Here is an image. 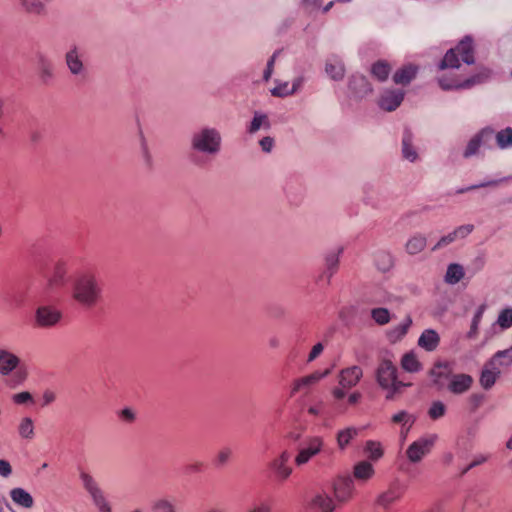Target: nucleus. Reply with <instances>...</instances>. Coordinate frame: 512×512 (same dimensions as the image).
Segmentation results:
<instances>
[{
    "instance_id": "obj_1",
    "label": "nucleus",
    "mask_w": 512,
    "mask_h": 512,
    "mask_svg": "<svg viewBox=\"0 0 512 512\" xmlns=\"http://www.w3.org/2000/svg\"><path fill=\"white\" fill-rule=\"evenodd\" d=\"M221 132L211 126H202L190 137V162L202 168L215 158L222 150Z\"/></svg>"
},
{
    "instance_id": "obj_2",
    "label": "nucleus",
    "mask_w": 512,
    "mask_h": 512,
    "mask_svg": "<svg viewBox=\"0 0 512 512\" xmlns=\"http://www.w3.org/2000/svg\"><path fill=\"white\" fill-rule=\"evenodd\" d=\"M70 292L72 299L84 308H93L102 297V287L90 271L78 272L71 278Z\"/></svg>"
},
{
    "instance_id": "obj_3",
    "label": "nucleus",
    "mask_w": 512,
    "mask_h": 512,
    "mask_svg": "<svg viewBox=\"0 0 512 512\" xmlns=\"http://www.w3.org/2000/svg\"><path fill=\"white\" fill-rule=\"evenodd\" d=\"M376 380L379 386L387 392V400H392L395 395L402 393L403 388L410 385L398 380L396 366L387 359L380 362L376 370Z\"/></svg>"
},
{
    "instance_id": "obj_4",
    "label": "nucleus",
    "mask_w": 512,
    "mask_h": 512,
    "mask_svg": "<svg viewBox=\"0 0 512 512\" xmlns=\"http://www.w3.org/2000/svg\"><path fill=\"white\" fill-rule=\"evenodd\" d=\"M459 58L470 65L475 61L473 39L471 36H465L456 47L449 49L439 63V69L458 68Z\"/></svg>"
},
{
    "instance_id": "obj_5",
    "label": "nucleus",
    "mask_w": 512,
    "mask_h": 512,
    "mask_svg": "<svg viewBox=\"0 0 512 512\" xmlns=\"http://www.w3.org/2000/svg\"><path fill=\"white\" fill-rule=\"evenodd\" d=\"M79 477L83 488L89 494L94 506L98 509V511L112 512L111 505L95 478L83 470L80 471Z\"/></svg>"
},
{
    "instance_id": "obj_6",
    "label": "nucleus",
    "mask_w": 512,
    "mask_h": 512,
    "mask_svg": "<svg viewBox=\"0 0 512 512\" xmlns=\"http://www.w3.org/2000/svg\"><path fill=\"white\" fill-rule=\"evenodd\" d=\"M490 76V71L486 68H481L476 74L470 76L464 81H459L456 78H448L442 76L438 79V83L443 90H459L470 89L475 85L484 83Z\"/></svg>"
},
{
    "instance_id": "obj_7",
    "label": "nucleus",
    "mask_w": 512,
    "mask_h": 512,
    "mask_svg": "<svg viewBox=\"0 0 512 512\" xmlns=\"http://www.w3.org/2000/svg\"><path fill=\"white\" fill-rule=\"evenodd\" d=\"M437 439L438 436L436 434H430L420 437L411 443L406 450L408 460L414 464L422 461V459L431 452Z\"/></svg>"
},
{
    "instance_id": "obj_8",
    "label": "nucleus",
    "mask_w": 512,
    "mask_h": 512,
    "mask_svg": "<svg viewBox=\"0 0 512 512\" xmlns=\"http://www.w3.org/2000/svg\"><path fill=\"white\" fill-rule=\"evenodd\" d=\"M323 445V439L319 436L306 438L298 448V453L294 460L295 464L297 466H303L308 463L314 456L322 451Z\"/></svg>"
},
{
    "instance_id": "obj_9",
    "label": "nucleus",
    "mask_w": 512,
    "mask_h": 512,
    "mask_svg": "<svg viewBox=\"0 0 512 512\" xmlns=\"http://www.w3.org/2000/svg\"><path fill=\"white\" fill-rule=\"evenodd\" d=\"M61 316V312L52 306H39L35 311V324L41 328L53 327Z\"/></svg>"
},
{
    "instance_id": "obj_10",
    "label": "nucleus",
    "mask_w": 512,
    "mask_h": 512,
    "mask_svg": "<svg viewBox=\"0 0 512 512\" xmlns=\"http://www.w3.org/2000/svg\"><path fill=\"white\" fill-rule=\"evenodd\" d=\"M429 376L432 378L433 385L442 390L445 387L446 380L452 377V367L447 361H437L429 370Z\"/></svg>"
},
{
    "instance_id": "obj_11",
    "label": "nucleus",
    "mask_w": 512,
    "mask_h": 512,
    "mask_svg": "<svg viewBox=\"0 0 512 512\" xmlns=\"http://www.w3.org/2000/svg\"><path fill=\"white\" fill-rule=\"evenodd\" d=\"M404 96L402 89H386L381 94L379 106L385 111L392 112L401 105Z\"/></svg>"
},
{
    "instance_id": "obj_12",
    "label": "nucleus",
    "mask_w": 512,
    "mask_h": 512,
    "mask_svg": "<svg viewBox=\"0 0 512 512\" xmlns=\"http://www.w3.org/2000/svg\"><path fill=\"white\" fill-rule=\"evenodd\" d=\"M36 65L37 71L39 75V79L42 84L49 85L54 77V64L51 59H49L43 53H37L36 55Z\"/></svg>"
},
{
    "instance_id": "obj_13",
    "label": "nucleus",
    "mask_w": 512,
    "mask_h": 512,
    "mask_svg": "<svg viewBox=\"0 0 512 512\" xmlns=\"http://www.w3.org/2000/svg\"><path fill=\"white\" fill-rule=\"evenodd\" d=\"M65 63L69 72L73 76H84L86 69L80 57L79 49L76 45L70 47L65 54Z\"/></svg>"
},
{
    "instance_id": "obj_14",
    "label": "nucleus",
    "mask_w": 512,
    "mask_h": 512,
    "mask_svg": "<svg viewBox=\"0 0 512 512\" xmlns=\"http://www.w3.org/2000/svg\"><path fill=\"white\" fill-rule=\"evenodd\" d=\"M348 87L356 98H363L372 92V86L367 77L359 73L350 76Z\"/></svg>"
},
{
    "instance_id": "obj_15",
    "label": "nucleus",
    "mask_w": 512,
    "mask_h": 512,
    "mask_svg": "<svg viewBox=\"0 0 512 512\" xmlns=\"http://www.w3.org/2000/svg\"><path fill=\"white\" fill-rule=\"evenodd\" d=\"M67 273V266L64 262H58L55 264L53 272L48 279L47 290L49 293L65 286L68 280Z\"/></svg>"
},
{
    "instance_id": "obj_16",
    "label": "nucleus",
    "mask_w": 512,
    "mask_h": 512,
    "mask_svg": "<svg viewBox=\"0 0 512 512\" xmlns=\"http://www.w3.org/2000/svg\"><path fill=\"white\" fill-rule=\"evenodd\" d=\"M362 375V369L356 365L342 369L338 376L339 385L342 388L351 389L357 385Z\"/></svg>"
},
{
    "instance_id": "obj_17",
    "label": "nucleus",
    "mask_w": 512,
    "mask_h": 512,
    "mask_svg": "<svg viewBox=\"0 0 512 512\" xmlns=\"http://www.w3.org/2000/svg\"><path fill=\"white\" fill-rule=\"evenodd\" d=\"M401 153L402 157L414 163L418 160V152L414 146V135L409 128H405L401 141Z\"/></svg>"
},
{
    "instance_id": "obj_18",
    "label": "nucleus",
    "mask_w": 512,
    "mask_h": 512,
    "mask_svg": "<svg viewBox=\"0 0 512 512\" xmlns=\"http://www.w3.org/2000/svg\"><path fill=\"white\" fill-rule=\"evenodd\" d=\"M290 459V452L285 450L271 463V468L274 470L277 477L281 480L287 479L292 473V468L287 465Z\"/></svg>"
},
{
    "instance_id": "obj_19",
    "label": "nucleus",
    "mask_w": 512,
    "mask_h": 512,
    "mask_svg": "<svg viewBox=\"0 0 512 512\" xmlns=\"http://www.w3.org/2000/svg\"><path fill=\"white\" fill-rule=\"evenodd\" d=\"M473 383V378L468 374H455L452 375L450 382L447 386L448 390L453 394H463L470 389Z\"/></svg>"
},
{
    "instance_id": "obj_20",
    "label": "nucleus",
    "mask_w": 512,
    "mask_h": 512,
    "mask_svg": "<svg viewBox=\"0 0 512 512\" xmlns=\"http://www.w3.org/2000/svg\"><path fill=\"white\" fill-rule=\"evenodd\" d=\"M20 364L18 356L6 349H0V375H10Z\"/></svg>"
},
{
    "instance_id": "obj_21",
    "label": "nucleus",
    "mask_w": 512,
    "mask_h": 512,
    "mask_svg": "<svg viewBox=\"0 0 512 512\" xmlns=\"http://www.w3.org/2000/svg\"><path fill=\"white\" fill-rule=\"evenodd\" d=\"M331 372V369H326L323 372L315 371L310 375L304 376L302 378L297 379L292 387L291 395L296 394L298 391H300L302 388L312 386L319 382L321 379L329 375Z\"/></svg>"
},
{
    "instance_id": "obj_22",
    "label": "nucleus",
    "mask_w": 512,
    "mask_h": 512,
    "mask_svg": "<svg viewBox=\"0 0 512 512\" xmlns=\"http://www.w3.org/2000/svg\"><path fill=\"white\" fill-rule=\"evenodd\" d=\"M325 72L332 80L340 81L345 75L344 63L338 56L333 55L326 61Z\"/></svg>"
},
{
    "instance_id": "obj_23",
    "label": "nucleus",
    "mask_w": 512,
    "mask_h": 512,
    "mask_svg": "<svg viewBox=\"0 0 512 512\" xmlns=\"http://www.w3.org/2000/svg\"><path fill=\"white\" fill-rule=\"evenodd\" d=\"M501 371L496 364L490 365V361H488L481 372L480 376V384L481 386L488 390L493 387L497 378L500 376Z\"/></svg>"
},
{
    "instance_id": "obj_24",
    "label": "nucleus",
    "mask_w": 512,
    "mask_h": 512,
    "mask_svg": "<svg viewBox=\"0 0 512 512\" xmlns=\"http://www.w3.org/2000/svg\"><path fill=\"white\" fill-rule=\"evenodd\" d=\"M418 67L407 64L398 69L393 75V81L398 85H408L417 75Z\"/></svg>"
},
{
    "instance_id": "obj_25",
    "label": "nucleus",
    "mask_w": 512,
    "mask_h": 512,
    "mask_svg": "<svg viewBox=\"0 0 512 512\" xmlns=\"http://www.w3.org/2000/svg\"><path fill=\"white\" fill-rule=\"evenodd\" d=\"M21 9L30 15L45 17L48 13L47 7L42 0H18Z\"/></svg>"
},
{
    "instance_id": "obj_26",
    "label": "nucleus",
    "mask_w": 512,
    "mask_h": 512,
    "mask_svg": "<svg viewBox=\"0 0 512 512\" xmlns=\"http://www.w3.org/2000/svg\"><path fill=\"white\" fill-rule=\"evenodd\" d=\"M353 490V481L350 478H340L334 483V495L339 502L347 501Z\"/></svg>"
},
{
    "instance_id": "obj_27",
    "label": "nucleus",
    "mask_w": 512,
    "mask_h": 512,
    "mask_svg": "<svg viewBox=\"0 0 512 512\" xmlns=\"http://www.w3.org/2000/svg\"><path fill=\"white\" fill-rule=\"evenodd\" d=\"M343 252V248H339L337 252L329 253L325 258V271L320 276V281L326 278V283L330 282L331 277L337 271L339 266V256Z\"/></svg>"
},
{
    "instance_id": "obj_28",
    "label": "nucleus",
    "mask_w": 512,
    "mask_h": 512,
    "mask_svg": "<svg viewBox=\"0 0 512 512\" xmlns=\"http://www.w3.org/2000/svg\"><path fill=\"white\" fill-rule=\"evenodd\" d=\"M440 337L435 330H425L418 339V345L426 351H433L437 348Z\"/></svg>"
},
{
    "instance_id": "obj_29",
    "label": "nucleus",
    "mask_w": 512,
    "mask_h": 512,
    "mask_svg": "<svg viewBox=\"0 0 512 512\" xmlns=\"http://www.w3.org/2000/svg\"><path fill=\"white\" fill-rule=\"evenodd\" d=\"M374 263L381 272H387L394 266V258L389 251L378 250L374 253Z\"/></svg>"
},
{
    "instance_id": "obj_30",
    "label": "nucleus",
    "mask_w": 512,
    "mask_h": 512,
    "mask_svg": "<svg viewBox=\"0 0 512 512\" xmlns=\"http://www.w3.org/2000/svg\"><path fill=\"white\" fill-rule=\"evenodd\" d=\"M371 75L380 82H384L388 79L391 66L385 60H378L372 64L370 69Z\"/></svg>"
},
{
    "instance_id": "obj_31",
    "label": "nucleus",
    "mask_w": 512,
    "mask_h": 512,
    "mask_svg": "<svg viewBox=\"0 0 512 512\" xmlns=\"http://www.w3.org/2000/svg\"><path fill=\"white\" fill-rule=\"evenodd\" d=\"M311 506L320 512H332L335 508L332 498L320 493L312 498Z\"/></svg>"
},
{
    "instance_id": "obj_32",
    "label": "nucleus",
    "mask_w": 512,
    "mask_h": 512,
    "mask_svg": "<svg viewBox=\"0 0 512 512\" xmlns=\"http://www.w3.org/2000/svg\"><path fill=\"white\" fill-rule=\"evenodd\" d=\"M10 497L17 505L24 508H31L34 503L32 496L23 488L12 489Z\"/></svg>"
},
{
    "instance_id": "obj_33",
    "label": "nucleus",
    "mask_w": 512,
    "mask_h": 512,
    "mask_svg": "<svg viewBox=\"0 0 512 512\" xmlns=\"http://www.w3.org/2000/svg\"><path fill=\"white\" fill-rule=\"evenodd\" d=\"M411 324H412V319L409 316H407L402 323H400L399 325L390 329L387 332V337H388L389 341L392 343H395V342L399 341L400 339H402L408 332V329L411 326Z\"/></svg>"
},
{
    "instance_id": "obj_34",
    "label": "nucleus",
    "mask_w": 512,
    "mask_h": 512,
    "mask_svg": "<svg viewBox=\"0 0 512 512\" xmlns=\"http://www.w3.org/2000/svg\"><path fill=\"white\" fill-rule=\"evenodd\" d=\"M427 239L424 235L417 233L413 235L406 243V251L410 255L420 253L426 246Z\"/></svg>"
},
{
    "instance_id": "obj_35",
    "label": "nucleus",
    "mask_w": 512,
    "mask_h": 512,
    "mask_svg": "<svg viewBox=\"0 0 512 512\" xmlns=\"http://www.w3.org/2000/svg\"><path fill=\"white\" fill-rule=\"evenodd\" d=\"M271 124L268 119V116L261 112H254L253 119L248 128V132L250 134L256 133L259 129L264 128L266 130L270 129Z\"/></svg>"
},
{
    "instance_id": "obj_36",
    "label": "nucleus",
    "mask_w": 512,
    "mask_h": 512,
    "mask_svg": "<svg viewBox=\"0 0 512 512\" xmlns=\"http://www.w3.org/2000/svg\"><path fill=\"white\" fill-rule=\"evenodd\" d=\"M464 274V268L460 264L452 263L447 268L445 282L455 285L464 277Z\"/></svg>"
},
{
    "instance_id": "obj_37",
    "label": "nucleus",
    "mask_w": 512,
    "mask_h": 512,
    "mask_svg": "<svg viewBox=\"0 0 512 512\" xmlns=\"http://www.w3.org/2000/svg\"><path fill=\"white\" fill-rule=\"evenodd\" d=\"M496 144L500 149L512 148V128L506 127L495 134Z\"/></svg>"
},
{
    "instance_id": "obj_38",
    "label": "nucleus",
    "mask_w": 512,
    "mask_h": 512,
    "mask_svg": "<svg viewBox=\"0 0 512 512\" xmlns=\"http://www.w3.org/2000/svg\"><path fill=\"white\" fill-rule=\"evenodd\" d=\"M18 434L21 438L30 440L34 437V422L30 417L21 419L18 425Z\"/></svg>"
},
{
    "instance_id": "obj_39",
    "label": "nucleus",
    "mask_w": 512,
    "mask_h": 512,
    "mask_svg": "<svg viewBox=\"0 0 512 512\" xmlns=\"http://www.w3.org/2000/svg\"><path fill=\"white\" fill-rule=\"evenodd\" d=\"M401 366L405 371L410 373L417 372L421 369V364L413 352H409L403 355Z\"/></svg>"
},
{
    "instance_id": "obj_40",
    "label": "nucleus",
    "mask_w": 512,
    "mask_h": 512,
    "mask_svg": "<svg viewBox=\"0 0 512 512\" xmlns=\"http://www.w3.org/2000/svg\"><path fill=\"white\" fill-rule=\"evenodd\" d=\"M496 364L497 367L509 366L512 364V346L508 349L498 351L490 360V365Z\"/></svg>"
},
{
    "instance_id": "obj_41",
    "label": "nucleus",
    "mask_w": 512,
    "mask_h": 512,
    "mask_svg": "<svg viewBox=\"0 0 512 512\" xmlns=\"http://www.w3.org/2000/svg\"><path fill=\"white\" fill-rule=\"evenodd\" d=\"M485 309H486L485 304H482L477 308V310L473 316L472 322H471L470 330L467 333V338L474 339L476 337V335L478 333V326L482 320Z\"/></svg>"
},
{
    "instance_id": "obj_42",
    "label": "nucleus",
    "mask_w": 512,
    "mask_h": 512,
    "mask_svg": "<svg viewBox=\"0 0 512 512\" xmlns=\"http://www.w3.org/2000/svg\"><path fill=\"white\" fill-rule=\"evenodd\" d=\"M358 430L354 427H349L341 430L337 434V443L341 449H344L350 441L357 435Z\"/></svg>"
},
{
    "instance_id": "obj_43",
    "label": "nucleus",
    "mask_w": 512,
    "mask_h": 512,
    "mask_svg": "<svg viewBox=\"0 0 512 512\" xmlns=\"http://www.w3.org/2000/svg\"><path fill=\"white\" fill-rule=\"evenodd\" d=\"M373 473V466L366 461L358 463L354 468V476L360 480H367Z\"/></svg>"
},
{
    "instance_id": "obj_44",
    "label": "nucleus",
    "mask_w": 512,
    "mask_h": 512,
    "mask_svg": "<svg viewBox=\"0 0 512 512\" xmlns=\"http://www.w3.org/2000/svg\"><path fill=\"white\" fill-rule=\"evenodd\" d=\"M401 497V492L398 489H390L382 493L378 497V504L383 507H388L391 503L398 500Z\"/></svg>"
},
{
    "instance_id": "obj_45",
    "label": "nucleus",
    "mask_w": 512,
    "mask_h": 512,
    "mask_svg": "<svg viewBox=\"0 0 512 512\" xmlns=\"http://www.w3.org/2000/svg\"><path fill=\"white\" fill-rule=\"evenodd\" d=\"M446 405L439 400L433 401L430 408L428 409V416L432 420H438L446 414Z\"/></svg>"
},
{
    "instance_id": "obj_46",
    "label": "nucleus",
    "mask_w": 512,
    "mask_h": 512,
    "mask_svg": "<svg viewBox=\"0 0 512 512\" xmlns=\"http://www.w3.org/2000/svg\"><path fill=\"white\" fill-rule=\"evenodd\" d=\"M415 420L416 418L405 410L398 412L392 417V421L394 423L402 424L403 426L408 424L406 431L410 429V427L414 424Z\"/></svg>"
},
{
    "instance_id": "obj_47",
    "label": "nucleus",
    "mask_w": 512,
    "mask_h": 512,
    "mask_svg": "<svg viewBox=\"0 0 512 512\" xmlns=\"http://www.w3.org/2000/svg\"><path fill=\"white\" fill-rule=\"evenodd\" d=\"M499 325L502 329H508L512 326V308L502 310L494 325Z\"/></svg>"
},
{
    "instance_id": "obj_48",
    "label": "nucleus",
    "mask_w": 512,
    "mask_h": 512,
    "mask_svg": "<svg viewBox=\"0 0 512 512\" xmlns=\"http://www.w3.org/2000/svg\"><path fill=\"white\" fill-rule=\"evenodd\" d=\"M371 316L379 325L387 324L390 320V313L386 308H374Z\"/></svg>"
},
{
    "instance_id": "obj_49",
    "label": "nucleus",
    "mask_w": 512,
    "mask_h": 512,
    "mask_svg": "<svg viewBox=\"0 0 512 512\" xmlns=\"http://www.w3.org/2000/svg\"><path fill=\"white\" fill-rule=\"evenodd\" d=\"M155 512H177L174 504L168 499H158L153 504Z\"/></svg>"
},
{
    "instance_id": "obj_50",
    "label": "nucleus",
    "mask_w": 512,
    "mask_h": 512,
    "mask_svg": "<svg viewBox=\"0 0 512 512\" xmlns=\"http://www.w3.org/2000/svg\"><path fill=\"white\" fill-rule=\"evenodd\" d=\"M481 145H482V143L474 135L470 139V141L468 142V144L464 150V153H463L464 158H470V157L476 155Z\"/></svg>"
},
{
    "instance_id": "obj_51",
    "label": "nucleus",
    "mask_w": 512,
    "mask_h": 512,
    "mask_svg": "<svg viewBox=\"0 0 512 512\" xmlns=\"http://www.w3.org/2000/svg\"><path fill=\"white\" fill-rule=\"evenodd\" d=\"M232 451L230 448L225 447L218 451L214 464L216 467L224 466L230 459Z\"/></svg>"
},
{
    "instance_id": "obj_52",
    "label": "nucleus",
    "mask_w": 512,
    "mask_h": 512,
    "mask_svg": "<svg viewBox=\"0 0 512 512\" xmlns=\"http://www.w3.org/2000/svg\"><path fill=\"white\" fill-rule=\"evenodd\" d=\"M475 136L479 139L482 145H488L493 137L495 138L494 130L491 127L481 129Z\"/></svg>"
},
{
    "instance_id": "obj_53",
    "label": "nucleus",
    "mask_w": 512,
    "mask_h": 512,
    "mask_svg": "<svg viewBox=\"0 0 512 512\" xmlns=\"http://www.w3.org/2000/svg\"><path fill=\"white\" fill-rule=\"evenodd\" d=\"M271 94L275 97H281V98L290 96L291 92H290V88H289V83L283 82V83L278 84L276 87H274L271 90Z\"/></svg>"
},
{
    "instance_id": "obj_54",
    "label": "nucleus",
    "mask_w": 512,
    "mask_h": 512,
    "mask_svg": "<svg viewBox=\"0 0 512 512\" xmlns=\"http://www.w3.org/2000/svg\"><path fill=\"white\" fill-rule=\"evenodd\" d=\"M498 183H499L498 180H491V181H487V182H482V183H479V184H475V185H471V186H467V187H464V188L457 189L455 193L456 194H462V193L469 192V191L476 190V189L483 188V187L496 186Z\"/></svg>"
},
{
    "instance_id": "obj_55",
    "label": "nucleus",
    "mask_w": 512,
    "mask_h": 512,
    "mask_svg": "<svg viewBox=\"0 0 512 512\" xmlns=\"http://www.w3.org/2000/svg\"><path fill=\"white\" fill-rule=\"evenodd\" d=\"M366 450L370 454V458L373 460H377L382 456V449L378 443H375L373 441H368L366 444Z\"/></svg>"
},
{
    "instance_id": "obj_56",
    "label": "nucleus",
    "mask_w": 512,
    "mask_h": 512,
    "mask_svg": "<svg viewBox=\"0 0 512 512\" xmlns=\"http://www.w3.org/2000/svg\"><path fill=\"white\" fill-rule=\"evenodd\" d=\"M486 460L487 457L484 455H479L475 457V459L470 464L460 469L459 477H463L469 470L483 464L484 462H486Z\"/></svg>"
},
{
    "instance_id": "obj_57",
    "label": "nucleus",
    "mask_w": 512,
    "mask_h": 512,
    "mask_svg": "<svg viewBox=\"0 0 512 512\" xmlns=\"http://www.w3.org/2000/svg\"><path fill=\"white\" fill-rule=\"evenodd\" d=\"M141 152H142V158H143L145 165L148 168H151L153 165L152 155H151L148 145L143 137L141 140Z\"/></svg>"
},
{
    "instance_id": "obj_58",
    "label": "nucleus",
    "mask_w": 512,
    "mask_h": 512,
    "mask_svg": "<svg viewBox=\"0 0 512 512\" xmlns=\"http://www.w3.org/2000/svg\"><path fill=\"white\" fill-rule=\"evenodd\" d=\"M321 5L322 0H302V7L309 14L316 12Z\"/></svg>"
},
{
    "instance_id": "obj_59",
    "label": "nucleus",
    "mask_w": 512,
    "mask_h": 512,
    "mask_svg": "<svg viewBox=\"0 0 512 512\" xmlns=\"http://www.w3.org/2000/svg\"><path fill=\"white\" fill-rule=\"evenodd\" d=\"M474 229V226L472 224H466L461 225L457 227L453 232V235L455 238H465L467 235H469Z\"/></svg>"
},
{
    "instance_id": "obj_60",
    "label": "nucleus",
    "mask_w": 512,
    "mask_h": 512,
    "mask_svg": "<svg viewBox=\"0 0 512 512\" xmlns=\"http://www.w3.org/2000/svg\"><path fill=\"white\" fill-rule=\"evenodd\" d=\"M456 240L455 236L453 235V232L449 233L448 235H445L439 239V241L432 247V251H436L438 249H441L450 243L454 242Z\"/></svg>"
},
{
    "instance_id": "obj_61",
    "label": "nucleus",
    "mask_w": 512,
    "mask_h": 512,
    "mask_svg": "<svg viewBox=\"0 0 512 512\" xmlns=\"http://www.w3.org/2000/svg\"><path fill=\"white\" fill-rule=\"evenodd\" d=\"M13 401L16 404H27L33 402V397L29 392H21L13 395Z\"/></svg>"
},
{
    "instance_id": "obj_62",
    "label": "nucleus",
    "mask_w": 512,
    "mask_h": 512,
    "mask_svg": "<svg viewBox=\"0 0 512 512\" xmlns=\"http://www.w3.org/2000/svg\"><path fill=\"white\" fill-rule=\"evenodd\" d=\"M247 512H271V506L267 501H259L254 503Z\"/></svg>"
},
{
    "instance_id": "obj_63",
    "label": "nucleus",
    "mask_w": 512,
    "mask_h": 512,
    "mask_svg": "<svg viewBox=\"0 0 512 512\" xmlns=\"http://www.w3.org/2000/svg\"><path fill=\"white\" fill-rule=\"evenodd\" d=\"M274 139L270 136H266V137H263L260 141H259V145L262 149L263 152L265 153H270L274 147Z\"/></svg>"
},
{
    "instance_id": "obj_64",
    "label": "nucleus",
    "mask_w": 512,
    "mask_h": 512,
    "mask_svg": "<svg viewBox=\"0 0 512 512\" xmlns=\"http://www.w3.org/2000/svg\"><path fill=\"white\" fill-rule=\"evenodd\" d=\"M484 396L482 394H472L469 397V403L471 405V410L475 411L483 402Z\"/></svg>"
}]
</instances>
